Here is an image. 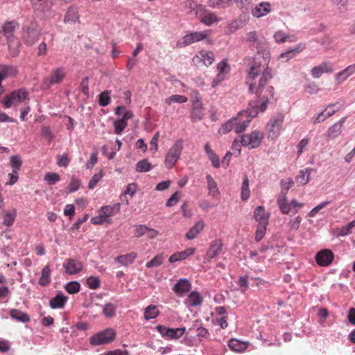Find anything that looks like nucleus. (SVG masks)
Listing matches in <instances>:
<instances>
[{
    "label": "nucleus",
    "instance_id": "obj_1",
    "mask_svg": "<svg viewBox=\"0 0 355 355\" xmlns=\"http://www.w3.org/2000/svg\"><path fill=\"white\" fill-rule=\"evenodd\" d=\"M268 65L266 62L259 61V58H255L250 64L246 80L250 92L254 94L258 99L250 103H257L260 112H264L267 109L268 99L270 97L272 98L274 94L273 87L268 86L265 89L272 78V70Z\"/></svg>",
    "mask_w": 355,
    "mask_h": 355
},
{
    "label": "nucleus",
    "instance_id": "obj_2",
    "mask_svg": "<svg viewBox=\"0 0 355 355\" xmlns=\"http://www.w3.org/2000/svg\"><path fill=\"white\" fill-rule=\"evenodd\" d=\"M42 35V30L39 28L37 23L34 20L26 21L21 28V39L27 46H32L38 40Z\"/></svg>",
    "mask_w": 355,
    "mask_h": 355
},
{
    "label": "nucleus",
    "instance_id": "obj_3",
    "mask_svg": "<svg viewBox=\"0 0 355 355\" xmlns=\"http://www.w3.org/2000/svg\"><path fill=\"white\" fill-rule=\"evenodd\" d=\"M259 112L257 103H250L248 110L241 112L236 116L238 121H236V124L234 125L235 132L236 133L244 132L249 125L251 119L255 117Z\"/></svg>",
    "mask_w": 355,
    "mask_h": 355
},
{
    "label": "nucleus",
    "instance_id": "obj_4",
    "mask_svg": "<svg viewBox=\"0 0 355 355\" xmlns=\"http://www.w3.org/2000/svg\"><path fill=\"white\" fill-rule=\"evenodd\" d=\"M183 149V140L178 139L169 149L165 157V166L171 168L180 158Z\"/></svg>",
    "mask_w": 355,
    "mask_h": 355
},
{
    "label": "nucleus",
    "instance_id": "obj_5",
    "mask_svg": "<svg viewBox=\"0 0 355 355\" xmlns=\"http://www.w3.org/2000/svg\"><path fill=\"white\" fill-rule=\"evenodd\" d=\"M284 120V115L282 113H278L272 118L266 124V131L268 138L271 139H276L282 130V126Z\"/></svg>",
    "mask_w": 355,
    "mask_h": 355
},
{
    "label": "nucleus",
    "instance_id": "obj_6",
    "mask_svg": "<svg viewBox=\"0 0 355 355\" xmlns=\"http://www.w3.org/2000/svg\"><path fill=\"white\" fill-rule=\"evenodd\" d=\"M66 76L64 68L58 67L51 71L49 76L45 78L42 84L41 88L44 90L49 89L52 85L60 83Z\"/></svg>",
    "mask_w": 355,
    "mask_h": 355
},
{
    "label": "nucleus",
    "instance_id": "obj_7",
    "mask_svg": "<svg viewBox=\"0 0 355 355\" xmlns=\"http://www.w3.org/2000/svg\"><path fill=\"white\" fill-rule=\"evenodd\" d=\"M28 97V93L27 91L25 89H19L6 95L3 100V103L6 108H9L15 105L17 103L24 102Z\"/></svg>",
    "mask_w": 355,
    "mask_h": 355
},
{
    "label": "nucleus",
    "instance_id": "obj_8",
    "mask_svg": "<svg viewBox=\"0 0 355 355\" xmlns=\"http://www.w3.org/2000/svg\"><path fill=\"white\" fill-rule=\"evenodd\" d=\"M210 35L209 31L193 32L184 35L182 40L177 42V46L178 48L185 47L193 43L201 41L204 39L207 38Z\"/></svg>",
    "mask_w": 355,
    "mask_h": 355
},
{
    "label": "nucleus",
    "instance_id": "obj_9",
    "mask_svg": "<svg viewBox=\"0 0 355 355\" xmlns=\"http://www.w3.org/2000/svg\"><path fill=\"white\" fill-rule=\"evenodd\" d=\"M263 139V133L256 130L242 135L241 143L243 146H247L249 148H256L261 145Z\"/></svg>",
    "mask_w": 355,
    "mask_h": 355
},
{
    "label": "nucleus",
    "instance_id": "obj_10",
    "mask_svg": "<svg viewBox=\"0 0 355 355\" xmlns=\"http://www.w3.org/2000/svg\"><path fill=\"white\" fill-rule=\"evenodd\" d=\"M115 337V333L112 329H107L105 331L94 335L90 338V343L92 345H100L110 343Z\"/></svg>",
    "mask_w": 355,
    "mask_h": 355
},
{
    "label": "nucleus",
    "instance_id": "obj_11",
    "mask_svg": "<svg viewBox=\"0 0 355 355\" xmlns=\"http://www.w3.org/2000/svg\"><path fill=\"white\" fill-rule=\"evenodd\" d=\"M83 264L81 261L74 259H67L63 263L65 272L69 275H74L83 270Z\"/></svg>",
    "mask_w": 355,
    "mask_h": 355
},
{
    "label": "nucleus",
    "instance_id": "obj_12",
    "mask_svg": "<svg viewBox=\"0 0 355 355\" xmlns=\"http://www.w3.org/2000/svg\"><path fill=\"white\" fill-rule=\"evenodd\" d=\"M223 246V243L221 240L216 239L214 241L205 256V261H210L212 259L219 255L222 252Z\"/></svg>",
    "mask_w": 355,
    "mask_h": 355
},
{
    "label": "nucleus",
    "instance_id": "obj_13",
    "mask_svg": "<svg viewBox=\"0 0 355 355\" xmlns=\"http://www.w3.org/2000/svg\"><path fill=\"white\" fill-rule=\"evenodd\" d=\"M253 46L257 49L258 54L263 55V63H266V62L268 63L270 57V53L266 38L262 35L258 40V41L254 44Z\"/></svg>",
    "mask_w": 355,
    "mask_h": 355
},
{
    "label": "nucleus",
    "instance_id": "obj_14",
    "mask_svg": "<svg viewBox=\"0 0 355 355\" xmlns=\"http://www.w3.org/2000/svg\"><path fill=\"white\" fill-rule=\"evenodd\" d=\"M334 259V254L330 250H322L315 255L317 263L322 266H329Z\"/></svg>",
    "mask_w": 355,
    "mask_h": 355
},
{
    "label": "nucleus",
    "instance_id": "obj_15",
    "mask_svg": "<svg viewBox=\"0 0 355 355\" xmlns=\"http://www.w3.org/2000/svg\"><path fill=\"white\" fill-rule=\"evenodd\" d=\"M333 71V64L329 62H324L316 67H314L311 69V74L313 78H319L323 73H331Z\"/></svg>",
    "mask_w": 355,
    "mask_h": 355
},
{
    "label": "nucleus",
    "instance_id": "obj_16",
    "mask_svg": "<svg viewBox=\"0 0 355 355\" xmlns=\"http://www.w3.org/2000/svg\"><path fill=\"white\" fill-rule=\"evenodd\" d=\"M191 288L190 282L185 278L180 279L173 286V290L178 295L182 297L187 292H189Z\"/></svg>",
    "mask_w": 355,
    "mask_h": 355
},
{
    "label": "nucleus",
    "instance_id": "obj_17",
    "mask_svg": "<svg viewBox=\"0 0 355 355\" xmlns=\"http://www.w3.org/2000/svg\"><path fill=\"white\" fill-rule=\"evenodd\" d=\"M347 119V116L341 118L338 121L333 124L327 130V136L329 139H334L341 135L343 125Z\"/></svg>",
    "mask_w": 355,
    "mask_h": 355
},
{
    "label": "nucleus",
    "instance_id": "obj_18",
    "mask_svg": "<svg viewBox=\"0 0 355 355\" xmlns=\"http://www.w3.org/2000/svg\"><path fill=\"white\" fill-rule=\"evenodd\" d=\"M271 12V4L269 2H261L252 10V15L257 18L266 16Z\"/></svg>",
    "mask_w": 355,
    "mask_h": 355
},
{
    "label": "nucleus",
    "instance_id": "obj_19",
    "mask_svg": "<svg viewBox=\"0 0 355 355\" xmlns=\"http://www.w3.org/2000/svg\"><path fill=\"white\" fill-rule=\"evenodd\" d=\"M306 49V44L300 42L295 46L288 49L286 51L282 53L279 59L285 60L286 61L289 60L293 58L296 54L303 51Z\"/></svg>",
    "mask_w": 355,
    "mask_h": 355
},
{
    "label": "nucleus",
    "instance_id": "obj_20",
    "mask_svg": "<svg viewBox=\"0 0 355 355\" xmlns=\"http://www.w3.org/2000/svg\"><path fill=\"white\" fill-rule=\"evenodd\" d=\"M214 58L215 56L212 51L202 50L193 58V61H200L205 66H209L213 63Z\"/></svg>",
    "mask_w": 355,
    "mask_h": 355
},
{
    "label": "nucleus",
    "instance_id": "obj_21",
    "mask_svg": "<svg viewBox=\"0 0 355 355\" xmlns=\"http://www.w3.org/2000/svg\"><path fill=\"white\" fill-rule=\"evenodd\" d=\"M355 73V64L349 65L343 70L337 73L335 76L336 81L338 84L346 80L349 77Z\"/></svg>",
    "mask_w": 355,
    "mask_h": 355
},
{
    "label": "nucleus",
    "instance_id": "obj_22",
    "mask_svg": "<svg viewBox=\"0 0 355 355\" xmlns=\"http://www.w3.org/2000/svg\"><path fill=\"white\" fill-rule=\"evenodd\" d=\"M196 252V248H189L180 252L174 253L169 257V262L173 263L187 259Z\"/></svg>",
    "mask_w": 355,
    "mask_h": 355
},
{
    "label": "nucleus",
    "instance_id": "obj_23",
    "mask_svg": "<svg viewBox=\"0 0 355 355\" xmlns=\"http://www.w3.org/2000/svg\"><path fill=\"white\" fill-rule=\"evenodd\" d=\"M286 196V192L282 191L277 199L278 206L283 214H288L292 210L291 202H287Z\"/></svg>",
    "mask_w": 355,
    "mask_h": 355
},
{
    "label": "nucleus",
    "instance_id": "obj_24",
    "mask_svg": "<svg viewBox=\"0 0 355 355\" xmlns=\"http://www.w3.org/2000/svg\"><path fill=\"white\" fill-rule=\"evenodd\" d=\"M269 216V214L266 211L263 206H259L254 210V218L259 223L268 224Z\"/></svg>",
    "mask_w": 355,
    "mask_h": 355
},
{
    "label": "nucleus",
    "instance_id": "obj_25",
    "mask_svg": "<svg viewBox=\"0 0 355 355\" xmlns=\"http://www.w3.org/2000/svg\"><path fill=\"white\" fill-rule=\"evenodd\" d=\"M8 49L12 57H17L20 52V47L21 46L19 41L15 37H8L7 40Z\"/></svg>",
    "mask_w": 355,
    "mask_h": 355
},
{
    "label": "nucleus",
    "instance_id": "obj_26",
    "mask_svg": "<svg viewBox=\"0 0 355 355\" xmlns=\"http://www.w3.org/2000/svg\"><path fill=\"white\" fill-rule=\"evenodd\" d=\"M206 178L207 182V189L209 190V195L215 198H218V196H220V191L216 181L209 174L207 175Z\"/></svg>",
    "mask_w": 355,
    "mask_h": 355
},
{
    "label": "nucleus",
    "instance_id": "obj_27",
    "mask_svg": "<svg viewBox=\"0 0 355 355\" xmlns=\"http://www.w3.org/2000/svg\"><path fill=\"white\" fill-rule=\"evenodd\" d=\"M185 303L189 306H198L202 303V297L198 292L193 291L188 295Z\"/></svg>",
    "mask_w": 355,
    "mask_h": 355
},
{
    "label": "nucleus",
    "instance_id": "obj_28",
    "mask_svg": "<svg viewBox=\"0 0 355 355\" xmlns=\"http://www.w3.org/2000/svg\"><path fill=\"white\" fill-rule=\"evenodd\" d=\"M205 224L203 221H198L186 234V238L189 240L194 239L203 230Z\"/></svg>",
    "mask_w": 355,
    "mask_h": 355
},
{
    "label": "nucleus",
    "instance_id": "obj_29",
    "mask_svg": "<svg viewBox=\"0 0 355 355\" xmlns=\"http://www.w3.org/2000/svg\"><path fill=\"white\" fill-rule=\"evenodd\" d=\"M31 6L35 10L44 12L49 10L51 3L47 0H31Z\"/></svg>",
    "mask_w": 355,
    "mask_h": 355
},
{
    "label": "nucleus",
    "instance_id": "obj_30",
    "mask_svg": "<svg viewBox=\"0 0 355 355\" xmlns=\"http://www.w3.org/2000/svg\"><path fill=\"white\" fill-rule=\"evenodd\" d=\"M204 116L203 108L201 103L193 102L191 110V119L193 121H200Z\"/></svg>",
    "mask_w": 355,
    "mask_h": 355
},
{
    "label": "nucleus",
    "instance_id": "obj_31",
    "mask_svg": "<svg viewBox=\"0 0 355 355\" xmlns=\"http://www.w3.org/2000/svg\"><path fill=\"white\" fill-rule=\"evenodd\" d=\"M229 347L234 352H243L246 349L248 344L239 340L232 338L228 343Z\"/></svg>",
    "mask_w": 355,
    "mask_h": 355
},
{
    "label": "nucleus",
    "instance_id": "obj_32",
    "mask_svg": "<svg viewBox=\"0 0 355 355\" xmlns=\"http://www.w3.org/2000/svg\"><path fill=\"white\" fill-rule=\"evenodd\" d=\"M135 252H130L125 255L118 256L114 259L115 261L119 262L121 265L127 266L132 263L137 257Z\"/></svg>",
    "mask_w": 355,
    "mask_h": 355
},
{
    "label": "nucleus",
    "instance_id": "obj_33",
    "mask_svg": "<svg viewBox=\"0 0 355 355\" xmlns=\"http://www.w3.org/2000/svg\"><path fill=\"white\" fill-rule=\"evenodd\" d=\"M313 171L311 168H306L304 170H301L297 176V182L302 185L306 184L310 180L311 173Z\"/></svg>",
    "mask_w": 355,
    "mask_h": 355
},
{
    "label": "nucleus",
    "instance_id": "obj_34",
    "mask_svg": "<svg viewBox=\"0 0 355 355\" xmlns=\"http://www.w3.org/2000/svg\"><path fill=\"white\" fill-rule=\"evenodd\" d=\"M67 301V297L62 293H58L55 297L50 300V306L52 309L62 308Z\"/></svg>",
    "mask_w": 355,
    "mask_h": 355
},
{
    "label": "nucleus",
    "instance_id": "obj_35",
    "mask_svg": "<svg viewBox=\"0 0 355 355\" xmlns=\"http://www.w3.org/2000/svg\"><path fill=\"white\" fill-rule=\"evenodd\" d=\"M10 315L12 318L24 323L28 322L30 320V317L28 314L18 309H11Z\"/></svg>",
    "mask_w": 355,
    "mask_h": 355
},
{
    "label": "nucleus",
    "instance_id": "obj_36",
    "mask_svg": "<svg viewBox=\"0 0 355 355\" xmlns=\"http://www.w3.org/2000/svg\"><path fill=\"white\" fill-rule=\"evenodd\" d=\"M355 227V219L347 225L337 228L335 230L337 236H345L352 233V230Z\"/></svg>",
    "mask_w": 355,
    "mask_h": 355
},
{
    "label": "nucleus",
    "instance_id": "obj_37",
    "mask_svg": "<svg viewBox=\"0 0 355 355\" xmlns=\"http://www.w3.org/2000/svg\"><path fill=\"white\" fill-rule=\"evenodd\" d=\"M236 121H238V117H233L228 120L220 126L218 130V132L222 135L230 132L233 128H234V125L236 124Z\"/></svg>",
    "mask_w": 355,
    "mask_h": 355
},
{
    "label": "nucleus",
    "instance_id": "obj_38",
    "mask_svg": "<svg viewBox=\"0 0 355 355\" xmlns=\"http://www.w3.org/2000/svg\"><path fill=\"white\" fill-rule=\"evenodd\" d=\"M159 311L155 305H149L144 310V318L146 320L154 319L158 316Z\"/></svg>",
    "mask_w": 355,
    "mask_h": 355
},
{
    "label": "nucleus",
    "instance_id": "obj_39",
    "mask_svg": "<svg viewBox=\"0 0 355 355\" xmlns=\"http://www.w3.org/2000/svg\"><path fill=\"white\" fill-rule=\"evenodd\" d=\"M51 270L49 266H46L42 270V275L39 280V284L41 286H46L51 282Z\"/></svg>",
    "mask_w": 355,
    "mask_h": 355
},
{
    "label": "nucleus",
    "instance_id": "obj_40",
    "mask_svg": "<svg viewBox=\"0 0 355 355\" xmlns=\"http://www.w3.org/2000/svg\"><path fill=\"white\" fill-rule=\"evenodd\" d=\"M184 6L189 12H195L196 15H200V12L203 10V7L201 5H198L192 0L186 1L184 2Z\"/></svg>",
    "mask_w": 355,
    "mask_h": 355
},
{
    "label": "nucleus",
    "instance_id": "obj_41",
    "mask_svg": "<svg viewBox=\"0 0 355 355\" xmlns=\"http://www.w3.org/2000/svg\"><path fill=\"white\" fill-rule=\"evenodd\" d=\"M17 26V22L12 21H8L5 23V24L3 26V32L6 37L7 40H8V37H15L12 35L13 32L15 31L16 27Z\"/></svg>",
    "mask_w": 355,
    "mask_h": 355
},
{
    "label": "nucleus",
    "instance_id": "obj_42",
    "mask_svg": "<svg viewBox=\"0 0 355 355\" xmlns=\"http://www.w3.org/2000/svg\"><path fill=\"white\" fill-rule=\"evenodd\" d=\"M185 331L186 329L184 327L177 329L168 328L166 333L167 337L172 339H176L180 338L184 334Z\"/></svg>",
    "mask_w": 355,
    "mask_h": 355
},
{
    "label": "nucleus",
    "instance_id": "obj_43",
    "mask_svg": "<svg viewBox=\"0 0 355 355\" xmlns=\"http://www.w3.org/2000/svg\"><path fill=\"white\" fill-rule=\"evenodd\" d=\"M250 194L249 180L247 176H245L241 187V198L243 200H247L250 197Z\"/></svg>",
    "mask_w": 355,
    "mask_h": 355
},
{
    "label": "nucleus",
    "instance_id": "obj_44",
    "mask_svg": "<svg viewBox=\"0 0 355 355\" xmlns=\"http://www.w3.org/2000/svg\"><path fill=\"white\" fill-rule=\"evenodd\" d=\"M188 101L187 97L183 95L175 94L165 99V103L170 105L172 103H182Z\"/></svg>",
    "mask_w": 355,
    "mask_h": 355
},
{
    "label": "nucleus",
    "instance_id": "obj_45",
    "mask_svg": "<svg viewBox=\"0 0 355 355\" xmlns=\"http://www.w3.org/2000/svg\"><path fill=\"white\" fill-rule=\"evenodd\" d=\"M200 16L201 17L200 21L207 26H211L218 21V18L213 12L208 13L202 17L201 15Z\"/></svg>",
    "mask_w": 355,
    "mask_h": 355
},
{
    "label": "nucleus",
    "instance_id": "obj_46",
    "mask_svg": "<svg viewBox=\"0 0 355 355\" xmlns=\"http://www.w3.org/2000/svg\"><path fill=\"white\" fill-rule=\"evenodd\" d=\"M17 73V70L16 68L10 65L3 66L0 71V74L3 77V79L10 76H15Z\"/></svg>",
    "mask_w": 355,
    "mask_h": 355
},
{
    "label": "nucleus",
    "instance_id": "obj_47",
    "mask_svg": "<svg viewBox=\"0 0 355 355\" xmlns=\"http://www.w3.org/2000/svg\"><path fill=\"white\" fill-rule=\"evenodd\" d=\"M164 259V257L163 254H159L155 256L153 259L150 261L147 262L146 264V267L147 268H150L153 267H158L163 263Z\"/></svg>",
    "mask_w": 355,
    "mask_h": 355
},
{
    "label": "nucleus",
    "instance_id": "obj_48",
    "mask_svg": "<svg viewBox=\"0 0 355 355\" xmlns=\"http://www.w3.org/2000/svg\"><path fill=\"white\" fill-rule=\"evenodd\" d=\"M116 306L112 303H107L103 309V313L107 318H112L116 314Z\"/></svg>",
    "mask_w": 355,
    "mask_h": 355
},
{
    "label": "nucleus",
    "instance_id": "obj_49",
    "mask_svg": "<svg viewBox=\"0 0 355 355\" xmlns=\"http://www.w3.org/2000/svg\"><path fill=\"white\" fill-rule=\"evenodd\" d=\"M268 224L259 223L255 233V241L259 242L265 236L266 227Z\"/></svg>",
    "mask_w": 355,
    "mask_h": 355
},
{
    "label": "nucleus",
    "instance_id": "obj_50",
    "mask_svg": "<svg viewBox=\"0 0 355 355\" xmlns=\"http://www.w3.org/2000/svg\"><path fill=\"white\" fill-rule=\"evenodd\" d=\"M119 205H117V208L112 206H104L102 207L99 213H101L106 219H108V217L112 216L114 214V210H119Z\"/></svg>",
    "mask_w": 355,
    "mask_h": 355
},
{
    "label": "nucleus",
    "instance_id": "obj_51",
    "mask_svg": "<svg viewBox=\"0 0 355 355\" xmlns=\"http://www.w3.org/2000/svg\"><path fill=\"white\" fill-rule=\"evenodd\" d=\"M44 180L47 182L49 185H53L60 180V175L56 173H47L45 174Z\"/></svg>",
    "mask_w": 355,
    "mask_h": 355
},
{
    "label": "nucleus",
    "instance_id": "obj_52",
    "mask_svg": "<svg viewBox=\"0 0 355 355\" xmlns=\"http://www.w3.org/2000/svg\"><path fill=\"white\" fill-rule=\"evenodd\" d=\"M114 132L116 135H121L123 130L127 127L128 123L122 119L115 120L113 123Z\"/></svg>",
    "mask_w": 355,
    "mask_h": 355
},
{
    "label": "nucleus",
    "instance_id": "obj_53",
    "mask_svg": "<svg viewBox=\"0 0 355 355\" xmlns=\"http://www.w3.org/2000/svg\"><path fill=\"white\" fill-rule=\"evenodd\" d=\"M110 103V92L107 90L99 94L98 104L102 107H105Z\"/></svg>",
    "mask_w": 355,
    "mask_h": 355
},
{
    "label": "nucleus",
    "instance_id": "obj_54",
    "mask_svg": "<svg viewBox=\"0 0 355 355\" xmlns=\"http://www.w3.org/2000/svg\"><path fill=\"white\" fill-rule=\"evenodd\" d=\"M150 168L151 164L147 161V159L139 161L136 164V170L138 172H147L149 171Z\"/></svg>",
    "mask_w": 355,
    "mask_h": 355
},
{
    "label": "nucleus",
    "instance_id": "obj_55",
    "mask_svg": "<svg viewBox=\"0 0 355 355\" xmlns=\"http://www.w3.org/2000/svg\"><path fill=\"white\" fill-rule=\"evenodd\" d=\"M80 284L77 282H70L65 286L66 291L70 294H74L80 291Z\"/></svg>",
    "mask_w": 355,
    "mask_h": 355
},
{
    "label": "nucleus",
    "instance_id": "obj_56",
    "mask_svg": "<svg viewBox=\"0 0 355 355\" xmlns=\"http://www.w3.org/2000/svg\"><path fill=\"white\" fill-rule=\"evenodd\" d=\"M21 159L19 156L14 155L10 157V164L13 168V173H17V171L19 170L21 166Z\"/></svg>",
    "mask_w": 355,
    "mask_h": 355
},
{
    "label": "nucleus",
    "instance_id": "obj_57",
    "mask_svg": "<svg viewBox=\"0 0 355 355\" xmlns=\"http://www.w3.org/2000/svg\"><path fill=\"white\" fill-rule=\"evenodd\" d=\"M17 215L16 210L14 209L11 212H7L4 216L3 223L6 226H10L13 224Z\"/></svg>",
    "mask_w": 355,
    "mask_h": 355
},
{
    "label": "nucleus",
    "instance_id": "obj_58",
    "mask_svg": "<svg viewBox=\"0 0 355 355\" xmlns=\"http://www.w3.org/2000/svg\"><path fill=\"white\" fill-rule=\"evenodd\" d=\"M86 283L91 289H96L100 286V279L94 276L89 277L86 280Z\"/></svg>",
    "mask_w": 355,
    "mask_h": 355
},
{
    "label": "nucleus",
    "instance_id": "obj_59",
    "mask_svg": "<svg viewBox=\"0 0 355 355\" xmlns=\"http://www.w3.org/2000/svg\"><path fill=\"white\" fill-rule=\"evenodd\" d=\"M261 36L257 31H250L246 34V42L252 43L253 46Z\"/></svg>",
    "mask_w": 355,
    "mask_h": 355
},
{
    "label": "nucleus",
    "instance_id": "obj_60",
    "mask_svg": "<svg viewBox=\"0 0 355 355\" xmlns=\"http://www.w3.org/2000/svg\"><path fill=\"white\" fill-rule=\"evenodd\" d=\"M230 3H232V0H208V5L211 8H223Z\"/></svg>",
    "mask_w": 355,
    "mask_h": 355
},
{
    "label": "nucleus",
    "instance_id": "obj_61",
    "mask_svg": "<svg viewBox=\"0 0 355 355\" xmlns=\"http://www.w3.org/2000/svg\"><path fill=\"white\" fill-rule=\"evenodd\" d=\"M238 284L241 287V291L245 293L249 288L248 277L247 275L240 277Z\"/></svg>",
    "mask_w": 355,
    "mask_h": 355
},
{
    "label": "nucleus",
    "instance_id": "obj_62",
    "mask_svg": "<svg viewBox=\"0 0 355 355\" xmlns=\"http://www.w3.org/2000/svg\"><path fill=\"white\" fill-rule=\"evenodd\" d=\"M103 176V175L102 171L94 174L89 182L88 187L89 189H94L97 183L101 180Z\"/></svg>",
    "mask_w": 355,
    "mask_h": 355
},
{
    "label": "nucleus",
    "instance_id": "obj_63",
    "mask_svg": "<svg viewBox=\"0 0 355 355\" xmlns=\"http://www.w3.org/2000/svg\"><path fill=\"white\" fill-rule=\"evenodd\" d=\"M80 186V181L78 179L73 178L69 184L67 189L68 193H73L77 191Z\"/></svg>",
    "mask_w": 355,
    "mask_h": 355
},
{
    "label": "nucleus",
    "instance_id": "obj_64",
    "mask_svg": "<svg viewBox=\"0 0 355 355\" xmlns=\"http://www.w3.org/2000/svg\"><path fill=\"white\" fill-rule=\"evenodd\" d=\"M274 39L277 43H284L286 41L288 36L286 35L282 31H278L274 34Z\"/></svg>",
    "mask_w": 355,
    "mask_h": 355
}]
</instances>
